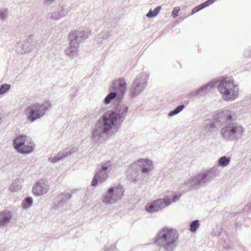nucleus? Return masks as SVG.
<instances>
[{"instance_id":"obj_24","label":"nucleus","mask_w":251,"mask_h":251,"mask_svg":"<svg viewBox=\"0 0 251 251\" xmlns=\"http://www.w3.org/2000/svg\"><path fill=\"white\" fill-rule=\"evenodd\" d=\"M230 161L231 158L230 157L223 156L219 158L217 165L219 167L225 168L229 165Z\"/></svg>"},{"instance_id":"obj_2","label":"nucleus","mask_w":251,"mask_h":251,"mask_svg":"<svg viewBox=\"0 0 251 251\" xmlns=\"http://www.w3.org/2000/svg\"><path fill=\"white\" fill-rule=\"evenodd\" d=\"M179 243V234L176 229L164 227L155 237V243L163 251H174Z\"/></svg>"},{"instance_id":"obj_19","label":"nucleus","mask_w":251,"mask_h":251,"mask_svg":"<svg viewBox=\"0 0 251 251\" xmlns=\"http://www.w3.org/2000/svg\"><path fill=\"white\" fill-rule=\"evenodd\" d=\"M70 9L65 4L59 5L57 10L51 14L50 19L54 21H58L65 17L69 11Z\"/></svg>"},{"instance_id":"obj_7","label":"nucleus","mask_w":251,"mask_h":251,"mask_svg":"<svg viewBox=\"0 0 251 251\" xmlns=\"http://www.w3.org/2000/svg\"><path fill=\"white\" fill-rule=\"evenodd\" d=\"M124 195L125 189L123 185H113L102 195L101 201L106 205H112L120 201Z\"/></svg>"},{"instance_id":"obj_32","label":"nucleus","mask_w":251,"mask_h":251,"mask_svg":"<svg viewBox=\"0 0 251 251\" xmlns=\"http://www.w3.org/2000/svg\"><path fill=\"white\" fill-rule=\"evenodd\" d=\"M110 33L108 32L104 31L101 32L97 39H98L99 40H100V39L106 40L108 39Z\"/></svg>"},{"instance_id":"obj_8","label":"nucleus","mask_w":251,"mask_h":251,"mask_svg":"<svg viewBox=\"0 0 251 251\" xmlns=\"http://www.w3.org/2000/svg\"><path fill=\"white\" fill-rule=\"evenodd\" d=\"M218 89L223 98L227 100H233L238 95L239 87L230 79L222 80L218 85Z\"/></svg>"},{"instance_id":"obj_10","label":"nucleus","mask_w":251,"mask_h":251,"mask_svg":"<svg viewBox=\"0 0 251 251\" xmlns=\"http://www.w3.org/2000/svg\"><path fill=\"white\" fill-rule=\"evenodd\" d=\"M113 160H110L101 162L98 166V171L92 181V186H96L98 182L105 181L108 177V173L113 168Z\"/></svg>"},{"instance_id":"obj_28","label":"nucleus","mask_w":251,"mask_h":251,"mask_svg":"<svg viewBox=\"0 0 251 251\" xmlns=\"http://www.w3.org/2000/svg\"><path fill=\"white\" fill-rule=\"evenodd\" d=\"M185 108V105L184 104H181L177 107H176L174 110L172 111L169 114V116L172 117L177 115L179 112H180L184 108Z\"/></svg>"},{"instance_id":"obj_36","label":"nucleus","mask_w":251,"mask_h":251,"mask_svg":"<svg viewBox=\"0 0 251 251\" xmlns=\"http://www.w3.org/2000/svg\"><path fill=\"white\" fill-rule=\"evenodd\" d=\"M54 0H45V3L47 5H49Z\"/></svg>"},{"instance_id":"obj_29","label":"nucleus","mask_w":251,"mask_h":251,"mask_svg":"<svg viewBox=\"0 0 251 251\" xmlns=\"http://www.w3.org/2000/svg\"><path fill=\"white\" fill-rule=\"evenodd\" d=\"M33 203V199L31 197H26L23 202V206L24 208H27L30 207Z\"/></svg>"},{"instance_id":"obj_17","label":"nucleus","mask_w":251,"mask_h":251,"mask_svg":"<svg viewBox=\"0 0 251 251\" xmlns=\"http://www.w3.org/2000/svg\"><path fill=\"white\" fill-rule=\"evenodd\" d=\"M49 189L48 182L43 179L37 181L32 188V192L34 195L40 196L47 193Z\"/></svg>"},{"instance_id":"obj_39","label":"nucleus","mask_w":251,"mask_h":251,"mask_svg":"<svg viewBox=\"0 0 251 251\" xmlns=\"http://www.w3.org/2000/svg\"><path fill=\"white\" fill-rule=\"evenodd\" d=\"M251 55V52H250V54H248V55Z\"/></svg>"},{"instance_id":"obj_1","label":"nucleus","mask_w":251,"mask_h":251,"mask_svg":"<svg viewBox=\"0 0 251 251\" xmlns=\"http://www.w3.org/2000/svg\"><path fill=\"white\" fill-rule=\"evenodd\" d=\"M122 98L116 92L111 91L103 99V102L107 105L113 101L115 106L111 110L106 112L95 125L91 132V137L95 143H98L105 138L114 126L121 124L125 119L128 107L122 102Z\"/></svg>"},{"instance_id":"obj_21","label":"nucleus","mask_w":251,"mask_h":251,"mask_svg":"<svg viewBox=\"0 0 251 251\" xmlns=\"http://www.w3.org/2000/svg\"><path fill=\"white\" fill-rule=\"evenodd\" d=\"M12 218V214L9 211H4L0 213V226L7 225Z\"/></svg>"},{"instance_id":"obj_26","label":"nucleus","mask_w":251,"mask_h":251,"mask_svg":"<svg viewBox=\"0 0 251 251\" xmlns=\"http://www.w3.org/2000/svg\"><path fill=\"white\" fill-rule=\"evenodd\" d=\"M200 226V221L199 220H194L191 223L189 230L191 232H196L199 228Z\"/></svg>"},{"instance_id":"obj_5","label":"nucleus","mask_w":251,"mask_h":251,"mask_svg":"<svg viewBox=\"0 0 251 251\" xmlns=\"http://www.w3.org/2000/svg\"><path fill=\"white\" fill-rule=\"evenodd\" d=\"M245 129L240 124L230 121L222 127L220 133L222 137L227 141H236L241 139Z\"/></svg>"},{"instance_id":"obj_9","label":"nucleus","mask_w":251,"mask_h":251,"mask_svg":"<svg viewBox=\"0 0 251 251\" xmlns=\"http://www.w3.org/2000/svg\"><path fill=\"white\" fill-rule=\"evenodd\" d=\"M51 106L49 101L43 103H36L28 106L25 109V113L27 116V119L31 122L40 119L44 116L46 111Z\"/></svg>"},{"instance_id":"obj_12","label":"nucleus","mask_w":251,"mask_h":251,"mask_svg":"<svg viewBox=\"0 0 251 251\" xmlns=\"http://www.w3.org/2000/svg\"><path fill=\"white\" fill-rule=\"evenodd\" d=\"M237 118L235 112L231 110H226L221 111L214 116L213 121L218 128L230 121L235 120Z\"/></svg>"},{"instance_id":"obj_22","label":"nucleus","mask_w":251,"mask_h":251,"mask_svg":"<svg viewBox=\"0 0 251 251\" xmlns=\"http://www.w3.org/2000/svg\"><path fill=\"white\" fill-rule=\"evenodd\" d=\"M71 198V195L69 193L62 194L56 198V201L58 202V206H63L67 201Z\"/></svg>"},{"instance_id":"obj_15","label":"nucleus","mask_w":251,"mask_h":251,"mask_svg":"<svg viewBox=\"0 0 251 251\" xmlns=\"http://www.w3.org/2000/svg\"><path fill=\"white\" fill-rule=\"evenodd\" d=\"M138 166L140 167L139 171H141L145 176H148L149 173L153 169L151 161L147 158L139 160L137 162L133 164L131 168L135 170Z\"/></svg>"},{"instance_id":"obj_13","label":"nucleus","mask_w":251,"mask_h":251,"mask_svg":"<svg viewBox=\"0 0 251 251\" xmlns=\"http://www.w3.org/2000/svg\"><path fill=\"white\" fill-rule=\"evenodd\" d=\"M149 75L145 73L140 74L133 82L130 94L132 97L137 96L146 88Z\"/></svg>"},{"instance_id":"obj_30","label":"nucleus","mask_w":251,"mask_h":251,"mask_svg":"<svg viewBox=\"0 0 251 251\" xmlns=\"http://www.w3.org/2000/svg\"><path fill=\"white\" fill-rule=\"evenodd\" d=\"M9 15L8 10L7 9H0V20L3 21L8 18Z\"/></svg>"},{"instance_id":"obj_11","label":"nucleus","mask_w":251,"mask_h":251,"mask_svg":"<svg viewBox=\"0 0 251 251\" xmlns=\"http://www.w3.org/2000/svg\"><path fill=\"white\" fill-rule=\"evenodd\" d=\"M13 146L18 152L28 153L34 150L35 145L29 137L21 135L15 139Z\"/></svg>"},{"instance_id":"obj_14","label":"nucleus","mask_w":251,"mask_h":251,"mask_svg":"<svg viewBox=\"0 0 251 251\" xmlns=\"http://www.w3.org/2000/svg\"><path fill=\"white\" fill-rule=\"evenodd\" d=\"M35 41L32 35H28L27 38L23 42L18 43L15 46V50L19 54L30 52L34 47Z\"/></svg>"},{"instance_id":"obj_35","label":"nucleus","mask_w":251,"mask_h":251,"mask_svg":"<svg viewBox=\"0 0 251 251\" xmlns=\"http://www.w3.org/2000/svg\"><path fill=\"white\" fill-rule=\"evenodd\" d=\"M179 10V9L178 7H175L172 11V16L174 17V18H176V17H177L178 16V11Z\"/></svg>"},{"instance_id":"obj_34","label":"nucleus","mask_w":251,"mask_h":251,"mask_svg":"<svg viewBox=\"0 0 251 251\" xmlns=\"http://www.w3.org/2000/svg\"><path fill=\"white\" fill-rule=\"evenodd\" d=\"M216 0H207L204 2L202 3L203 7H206L207 6L213 4Z\"/></svg>"},{"instance_id":"obj_4","label":"nucleus","mask_w":251,"mask_h":251,"mask_svg":"<svg viewBox=\"0 0 251 251\" xmlns=\"http://www.w3.org/2000/svg\"><path fill=\"white\" fill-rule=\"evenodd\" d=\"M89 34L87 30H74L70 32L68 35L70 47L65 50L66 54L71 58L75 57L78 53L79 44L88 38Z\"/></svg>"},{"instance_id":"obj_23","label":"nucleus","mask_w":251,"mask_h":251,"mask_svg":"<svg viewBox=\"0 0 251 251\" xmlns=\"http://www.w3.org/2000/svg\"><path fill=\"white\" fill-rule=\"evenodd\" d=\"M204 128L207 135H209L210 133L214 129L218 128L216 125H215V123L213 120H208L205 121Z\"/></svg>"},{"instance_id":"obj_3","label":"nucleus","mask_w":251,"mask_h":251,"mask_svg":"<svg viewBox=\"0 0 251 251\" xmlns=\"http://www.w3.org/2000/svg\"><path fill=\"white\" fill-rule=\"evenodd\" d=\"M219 173L218 168L213 167L208 171L197 174L185 180L184 187L188 190L202 187L214 179Z\"/></svg>"},{"instance_id":"obj_38","label":"nucleus","mask_w":251,"mask_h":251,"mask_svg":"<svg viewBox=\"0 0 251 251\" xmlns=\"http://www.w3.org/2000/svg\"><path fill=\"white\" fill-rule=\"evenodd\" d=\"M249 206L250 208H251V203L249 205Z\"/></svg>"},{"instance_id":"obj_18","label":"nucleus","mask_w":251,"mask_h":251,"mask_svg":"<svg viewBox=\"0 0 251 251\" xmlns=\"http://www.w3.org/2000/svg\"><path fill=\"white\" fill-rule=\"evenodd\" d=\"M77 148L76 147L66 148L62 151L58 152L56 156L50 157L49 160L52 163H56L59 160L63 159L64 157L75 152Z\"/></svg>"},{"instance_id":"obj_31","label":"nucleus","mask_w":251,"mask_h":251,"mask_svg":"<svg viewBox=\"0 0 251 251\" xmlns=\"http://www.w3.org/2000/svg\"><path fill=\"white\" fill-rule=\"evenodd\" d=\"M10 88V85L7 84H3L0 86V95L6 93Z\"/></svg>"},{"instance_id":"obj_6","label":"nucleus","mask_w":251,"mask_h":251,"mask_svg":"<svg viewBox=\"0 0 251 251\" xmlns=\"http://www.w3.org/2000/svg\"><path fill=\"white\" fill-rule=\"evenodd\" d=\"M180 197V195L179 194L172 193L170 195L166 196L163 199H159L148 203L145 206V209L150 214L155 213L169 205L172 202L178 201Z\"/></svg>"},{"instance_id":"obj_27","label":"nucleus","mask_w":251,"mask_h":251,"mask_svg":"<svg viewBox=\"0 0 251 251\" xmlns=\"http://www.w3.org/2000/svg\"><path fill=\"white\" fill-rule=\"evenodd\" d=\"M161 9L160 6L156 7L153 11L150 9L147 14V16L149 18H153L155 17L159 12Z\"/></svg>"},{"instance_id":"obj_16","label":"nucleus","mask_w":251,"mask_h":251,"mask_svg":"<svg viewBox=\"0 0 251 251\" xmlns=\"http://www.w3.org/2000/svg\"><path fill=\"white\" fill-rule=\"evenodd\" d=\"M111 87L113 90V92H116L118 96L123 99V95L125 94L126 89V80L123 78L114 80L112 83Z\"/></svg>"},{"instance_id":"obj_37","label":"nucleus","mask_w":251,"mask_h":251,"mask_svg":"<svg viewBox=\"0 0 251 251\" xmlns=\"http://www.w3.org/2000/svg\"><path fill=\"white\" fill-rule=\"evenodd\" d=\"M131 178L134 179H136L137 178V177H136V176H133L131 177Z\"/></svg>"},{"instance_id":"obj_20","label":"nucleus","mask_w":251,"mask_h":251,"mask_svg":"<svg viewBox=\"0 0 251 251\" xmlns=\"http://www.w3.org/2000/svg\"><path fill=\"white\" fill-rule=\"evenodd\" d=\"M215 83L213 81L210 82L205 85H203L196 91H193L190 93L191 96L196 97L202 96L208 93L215 86Z\"/></svg>"},{"instance_id":"obj_25","label":"nucleus","mask_w":251,"mask_h":251,"mask_svg":"<svg viewBox=\"0 0 251 251\" xmlns=\"http://www.w3.org/2000/svg\"><path fill=\"white\" fill-rule=\"evenodd\" d=\"M22 188L20 180L16 179L11 184L9 189L11 192H15L19 191Z\"/></svg>"},{"instance_id":"obj_33","label":"nucleus","mask_w":251,"mask_h":251,"mask_svg":"<svg viewBox=\"0 0 251 251\" xmlns=\"http://www.w3.org/2000/svg\"><path fill=\"white\" fill-rule=\"evenodd\" d=\"M203 8H204V7H203L202 3L196 6L192 10L191 15L194 14L195 13L197 12Z\"/></svg>"}]
</instances>
